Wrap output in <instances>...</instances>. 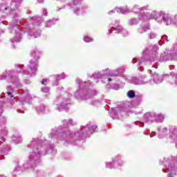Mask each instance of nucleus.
<instances>
[{
    "label": "nucleus",
    "instance_id": "6e6d98bb",
    "mask_svg": "<svg viewBox=\"0 0 177 177\" xmlns=\"http://www.w3.org/2000/svg\"><path fill=\"white\" fill-rule=\"evenodd\" d=\"M62 8H59V10H60Z\"/></svg>",
    "mask_w": 177,
    "mask_h": 177
},
{
    "label": "nucleus",
    "instance_id": "1a4fd4ad",
    "mask_svg": "<svg viewBox=\"0 0 177 177\" xmlns=\"http://www.w3.org/2000/svg\"><path fill=\"white\" fill-rule=\"evenodd\" d=\"M160 57L163 62H167V60H176L177 44L173 46L171 50H166V51L160 55Z\"/></svg>",
    "mask_w": 177,
    "mask_h": 177
},
{
    "label": "nucleus",
    "instance_id": "473e14b6",
    "mask_svg": "<svg viewBox=\"0 0 177 177\" xmlns=\"http://www.w3.org/2000/svg\"><path fill=\"white\" fill-rule=\"evenodd\" d=\"M8 92L7 95L8 96H10V97H13V95H12V91H13V88L11 86H8L6 88Z\"/></svg>",
    "mask_w": 177,
    "mask_h": 177
},
{
    "label": "nucleus",
    "instance_id": "423d86ee",
    "mask_svg": "<svg viewBox=\"0 0 177 177\" xmlns=\"http://www.w3.org/2000/svg\"><path fill=\"white\" fill-rule=\"evenodd\" d=\"M158 46L157 45H151L146 47L142 51V59H136L135 58L133 59L131 63L135 64L137 63V66H141L143 62H147L149 57H151V60H158Z\"/></svg>",
    "mask_w": 177,
    "mask_h": 177
},
{
    "label": "nucleus",
    "instance_id": "ea45409f",
    "mask_svg": "<svg viewBox=\"0 0 177 177\" xmlns=\"http://www.w3.org/2000/svg\"><path fill=\"white\" fill-rule=\"evenodd\" d=\"M41 84H42V85H48V80L44 79V80L41 81Z\"/></svg>",
    "mask_w": 177,
    "mask_h": 177
},
{
    "label": "nucleus",
    "instance_id": "37998d69",
    "mask_svg": "<svg viewBox=\"0 0 177 177\" xmlns=\"http://www.w3.org/2000/svg\"><path fill=\"white\" fill-rule=\"evenodd\" d=\"M156 132H151L149 134V136H150V138H153V136H156Z\"/></svg>",
    "mask_w": 177,
    "mask_h": 177
},
{
    "label": "nucleus",
    "instance_id": "c9c22d12",
    "mask_svg": "<svg viewBox=\"0 0 177 177\" xmlns=\"http://www.w3.org/2000/svg\"><path fill=\"white\" fill-rule=\"evenodd\" d=\"M127 96L128 97H129L130 99H132V97H135V91L131 90L127 93Z\"/></svg>",
    "mask_w": 177,
    "mask_h": 177
},
{
    "label": "nucleus",
    "instance_id": "5701e85b",
    "mask_svg": "<svg viewBox=\"0 0 177 177\" xmlns=\"http://www.w3.org/2000/svg\"><path fill=\"white\" fill-rule=\"evenodd\" d=\"M164 120H165V115L155 112V122H164Z\"/></svg>",
    "mask_w": 177,
    "mask_h": 177
},
{
    "label": "nucleus",
    "instance_id": "c85d7f7f",
    "mask_svg": "<svg viewBox=\"0 0 177 177\" xmlns=\"http://www.w3.org/2000/svg\"><path fill=\"white\" fill-rule=\"evenodd\" d=\"M158 131L160 132V133H162L163 135H165L168 133V129L164 127H158Z\"/></svg>",
    "mask_w": 177,
    "mask_h": 177
},
{
    "label": "nucleus",
    "instance_id": "f8f14e48",
    "mask_svg": "<svg viewBox=\"0 0 177 177\" xmlns=\"http://www.w3.org/2000/svg\"><path fill=\"white\" fill-rule=\"evenodd\" d=\"M127 9L129 10V13L130 12H133L134 13H140L142 12H145V10H148V9H150V6L149 5H147L143 7H140L138 5H136L133 6V8H128Z\"/></svg>",
    "mask_w": 177,
    "mask_h": 177
},
{
    "label": "nucleus",
    "instance_id": "a19ab883",
    "mask_svg": "<svg viewBox=\"0 0 177 177\" xmlns=\"http://www.w3.org/2000/svg\"><path fill=\"white\" fill-rule=\"evenodd\" d=\"M97 104H100V102L99 100H95L93 102V106H97Z\"/></svg>",
    "mask_w": 177,
    "mask_h": 177
},
{
    "label": "nucleus",
    "instance_id": "f257e3e1",
    "mask_svg": "<svg viewBox=\"0 0 177 177\" xmlns=\"http://www.w3.org/2000/svg\"><path fill=\"white\" fill-rule=\"evenodd\" d=\"M64 127H60L58 129H53L48 138L50 139H56L57 140H65V142H69L71 139H74L75 140H84V138L89 136L92 132H96V129L97 126L93 125L91 126L88 124L86 127H84L83 129H81L77 133H75L71 132L68 129V125L73 124V120L69 119L68 120H63Z\"/></svg>",
    "mask_w": 177,
    "mask_h": 177
},
{
    "label": "nucleus",
    "instance_id": "2f4dec72",
    "mask_svg": "<svg viewBox=\"0 0 177 177\" xmlns=\"http://www.w3.org/2000/svg\"><path fill=\"white\" fill-rule=\"evenodd\" d=\"M170 138L172 139V142L177 143V130L174 131V132L170 136Z\"/></svg>",
    "mask_w": 177,
    "mask_h": 177
},
{
    "label": "nucleus",
    "instance_id": "4c0bfd02",
    "mask_svg": "<svg viewBox=\"0 0 177 177\" xmlns=\"http://www.w3.org/2000/svg\"><path fill=\"white\" fill-rule=\"evenodd\" d=\"M53 24H55V23L53 22V21H47L45 22V26L46 27H50L51 26H53Z\"/></svg>",
    "mask_w": 177,
    "mask_h": 177
},
{
    "label": "nucleus",
    "instance_id": "4d7b16f0",
    "mask_svg": "<svg viewBox=\"0 0 177 177\" xmlns=\"http://www.w3.org/2000/svg\"><path fill=\"white\" fill-rule=\"evenodd\" d=\"M115 89L117 90V89H118V88H116Z\"/></svg>",
    "mask_w": 177,
    "mask_h": 177
},
{
    "label": "nucleus",
    "instance_id": "de8ad7c7",
    "mask_svg": "<svg viewBox=\"0 0 177 177\" xmlns=\"http://www.w3.org/2000/svg\"><path fill=\"white\" fill-rule=\"evenodd\" d=\"M60 89H61V90L63 89V87H59V88H58V91L60 90Z\"/></svg>",
    "mask_w": 177,
    "mask_h": 177
},
{
    "label": "nucleus",
    "instance_id": "f3484780",
    "mask_svg": "<svg viewBox=\"0 0 177 177\" xmlns=\"http://www.w3.org/2000/svg\"><path fill=\"white\" fill-rule=\"evenodd\" d=\"M12 30V32H15L17 34V36L15 37L12 40V42L15 43V42H20V40L21 39V33L19 32V28H17V26L16 25H14L13 28H11Z\"/></svg>",
    "mask_w": 177,
    "mask_h": 177
},
{
    "label": "nucleus",
    "instance_id": "79ce46f5",
    "mask_svg": "<svg viewBox=\"0 0 177 177\" xmlns=\"http://www.w3.org/2000/svg\"><path fill=\"white\" fill-rule=\"evenodd\" d=\"M133 113H134V114H136V115H139V114H142V111H133Z\"/></svg>",
    "mask_w": 177,
    "mask_h": 177
},
{
    "label": "nucleus",
    "instance_id": "c756f323",
    "mask_svg": "<svg viewBox=\"0 0 177 177\" xmlns=\"http://www.w3.org/2000/svg\"><path fill=\"white\" fill-rule=\"evenodd\" d=\"M12 140L15 143H16V145H19V143H21L22 142L21 137L20 136H14L12 138Z\"/></svg>",
    "mask_w": 177,
    "mask_h": 177
},
{
    "label": "nucleus",
    "instance_id": "7ed1b4c3",
    "mask_svg": "<svg viewBox=\"0 0 177 177\" xmlns=\"http://www.w3.org/2000/svg\"><path fill=\"white\" fill-rule=\"evenodd\" d=\"M46 140L35 139L29 145V147L32 148V151L30 153L26 162L21 168L19 165L16 166V171H26V169L31 168L32 165H38L41 162V154H42V151L38 147L44 149V147H46Z\"/></svg>",
    "mask_w": 177,
    "mask_h": 177
},
{
    "label": "nucleus",
    "instance_id": "9d476101",
    "mask_svg": "<svg viewBox=\"0 0 177 177\" xmlns=\"http://www.w3.org/2000/svg\"><path fill=\"white\" fill-rule=\"evenodd\" d=\"M147 81L146 80V75H142L139 77H133L131 78V83L134 84V85H143L145 84H147Z\"/></svg>",
    "mask_w": 177,
    "mask_h": 177
},
{
    "label": "nucleus",
    "instance_id": "a878e982",
    "mask_svg": "<svg viewBox=\"0 0 177 177\" xmlns=\"http://www.w3.org/2000/svg\"><path fill=\"white\" fill-rule=\"evenodd\" d=\"M143 100V95H138L135 96V100L133 102V106H139Z\"/></svg>",
    "mask_w": 177,
    "mask_h": 177
},
{
    "label": "nucleus",
    "instance_id": "dca6fc26",
    "mask_svg": "<svg viewBox=\"0 0 177 177\" xmlns=\"http://www.w3.org/2000/svg\"><path fill=\"white\" fill-rule=\"evenodd\" d=\"M119 24H120V21H118L117 24H114V26H116V27L115 28L114 32H115V34L122 33L124 37H126V35H128L127 30L122 28V26H120L117 25Z\"/></svg>",
    "mask_w": 177,
    "mask_h": 177
},
{
    "label": "nucleus",
    "instance_id": "4be33fe9",
    "mask_svg": "<svg viewBox=\"0 0 177 177\" xmlns=\"http://www.w3.org/2000/svg\"><path fill=\"white\" fill-rule=\"evenodd\" d=\"M122 111V108H112L110 115L113 120L117 118V114H120Z\"/></svg>",
    "mask_w": 177,
    "mask_h": 177
},
{
    "label": "nucleus",
    "instance_id": "3c124183",
    "mask_svg": "<svg viewBox=\"0 0 177 177\" xmlns=\"http://www.w3.org/2000/svg\"><path fill=\"white\" fill-rule=\"evenodd\" d=\"M164 37H167L166 35H164V36H162V38H164Z\"/></svg>",
    "mask_w": 177,
    "mask_h": 177
},
{
    "label": "nucleus",
    "instance_id": "e433bc0d",
    "mask_svg": "<svg viewBox=\"0 0 177 177\" xmlns=\"http://www.w3.org/2000/svg\"><path fill=\"white\" fill-rule=\"evenodd\" d=\"M148 36L150 39H154V38H156L157 37V33H156L154 32H151L148 34Z\"/></svg>",
    "mask_w": 177,
    "mask_h": 177
},
{
    "label": "nucleus",
    "instance_id": "393cba45",
    "mask_svg": "<svg viewBox=\"0 0 177 177\" xmlns=\"http://www.w3.org/2000/svg\"><path fill=\"white\" fill-rule=\"evenodd\" d=\"M113 160L115 162V167L116 168H121V167H122V165H124L125 162L124 160H122L121 158L118 157H115L113 158Z\"/></svg>",
    "mask_w": 177,
    "mask_h": 177
},
{
    "label": "nucleus",
    "instance_id": "a211bd4d",
    "mask_svg": "<svg viewBox=\"0 0 177 177\" xmlns=\"http://www.w3.org/2000/svg\"><path fill=\"white\" fill-rule=\"evenodd\" d=\"M153 80L150 81V84H161L162 82V76H160L158 73H152Z\"/></svg>",
    "mask_w": 177,
    "mask_h": 177
},
{
    "label": "nucleus",
    "instance_id": "58836bf2",
    "mask_svg": "<svg viewBox=\"0 0 177 177\" xmlns=\"http://www.w3.org/2000/svg\"><path fill=\"white\" fill-rule=\"evenodd\" d=\"M50 88L49 87H42L41 88V92L43 93H49Z\"/></svg>",
    "mask_w": 177,
    "mask_h": 177
},
{
    "label": "nucleus",
    "instance_id": "bb28decb",
    "mask_svg": "<svg viewBox=\"0 0 177 177\" xmlns=\"http://www.w3.org/2000/svg\"><path fill=\"white\" fill-rule=\"evenodd\" d=\"M46 153L53 154V156H55L56 153H57V151L55 147H53V145H47V149Z\"/></svg>",
    "mask_w": 177,
    "mask_h": 177
},
{
    "label": "nucleus",
    "instance_id": "09e8293b",
    "mask_svg": "<svg viewBox=\"0 0 177 177\" xmlns=\"http://www.w3.org/2000/svg\"><path fill=\"white\" fill-rule=\"evenodd\" d=\"M39 3H41V2H42L43 0H37Z\"/></svg>",
    "mask_w": 177,
    "mask_h": 177
},
{
    "label": "nucleus",
    "instance_id": "b1692460",
    "mask_svg": "<svg viewBox=\"0 0 177 177\" xmlns=\"http://www.w3.org/2000/svg\"><path fill=\"white\" fill-rule=\"evenodd\" d=\"M149 30H150V24H147L142 25L141 27H140L138 29V32L139 34H143L145 32H147V31H149Z\"/></svg>",
    "mask_w": 177,
    "mask_h": 177
},
{
    "label": "nucleus",
    "instance_id": "6e6552de",
    "mask_svg": "<svg viewBox=\"0 0 177 177\" xmlns=\"http://www.w3.org/2000/svg\"><path fill=\"white\" fill-rule=\"evenodd\" d=\"M66 1V0H62ZM69 1V6L73 9V13L79 16L80 15H84L86 11L85 7L81 6V0H68Z\"/></svg>",
    "mask_w": 177,
    "mask_h": 177
},
{
    "label": "nucleus",
    "instance_id": "864d4df0",
    "mask_svg": "<svg viewBox=\"0 0 177 177\" xmlns=\"http://www.w3.org/2000/svg\"><path fill=\"white\" fill-rule=\"evenodd\" d=\"M163 77H167V75H164Z\"/></svg>",
    "mask_w": 177,
    "mask_h": 177
},
{
    "label": "nucleus",
    "instance_id": "8fccbe9b",
    "mask_svg": "<svg viewBox=\"0 0 177 177\" xmlns=\"http://www.w3.org/2000/svg\"><path fill=\"white\" fill-rule=\"evenodd\" d=\"M17 24H20V22H19V21H17Z\"/></svg>",
    "mask_w": 177,
    "mask_h": 177
},
{
    "label": "nucleus",
    "instance_id": "9b49d317",
    "mask_svg": "<svg viewBox=\"0 0 177 177\" xmlns=\"http://www.w3.org/2000/svg\"><path fill=\"white\" fill-rule=\"evenodd\" d=\"M156 112H147L144 115V120L145 122L148 124H153L155 122Z\"/></svg>",
    "mask_w": 177,
    "mask_h": 177
},
{
    "label": "nucleus",
    "instance_id": "4468645a",
    "mask_svg": "<svg viewBox=\"0 0 177 177\" xmlns=\"http://www.w3.org/2000/svg\"><path fill=\"white\" fill-rule=\"evenodd\" d=\"M20 3H21L20 0H11L10 6L6 7L5 10H8V9H10L11 12L17 10V9H19V6H20Z\"/></svg>",
    "mask_w": 177,
    "mask_h": 177
},
{
    "label": "nucleus",
    "instance_id": "f704fd0d",
    "mask_svg": "<svg viewBox=\"0 0 177 177\" xmlns=\"http://www.w3.org/2000/svg\"><path fill=\"white\" fill-rule=\"evenodd\" d=\"M83 39L84 42H93V38L87 35L84 36Z\"/></svg>",
    "mask_w": 177,
    "mask_h": 177
},
{
    "label": "nucleus",
    "instance_id": "c03bdc74",
    "mask_svg": "<svg viewBox=\"0 0 177 177\" xmlns=\"http://www.w3.org/2000/svg\"><path fill=\"white\" fill-rule=\"evenodd\" d=\"M47 13H48V11H46V10H43V15L44 16H46Z\"/></svg>",
    "mask_w": 177,
    "mask_h": 177
},
{
    "label": "nucleus",
    "instance_id": "a18cd8bd",
    "mask_svg": "<svg viewBox=\"0 0 177 177\" xmlns=\"http://www.w3.org/2000/svg\"><path fill=\"white\" fill-rule=\"evenodd\" d=\"M6 122V118H3V122Z\"/></svg>",
    "mask_w": 177,
    "mask_h": 177
},
{
    "label": "nucleus",
    "instance_id": "412c9836",
    "mask_svg": "<svg viewBox=\"0 0 177 177\" xmlns=\"http://www.w3.org/2000/svg\"><path fill=\"white\" fill-rule=\"evenodd\" d=\"M36 111L39 114H45V113L48 111V106H45L44 104H41L36 107Z\"/></svg>",
    "mask_w": 177,
    "mask_h": 177
},
{
    "label": "nucleus",
    "instance_id": "72a5a7b5",
    "mask_svg": "<svg viewBox=\"0 0 177 177\" xmlns=\"http://www.w3.org/2000/svg\"><path fill=\"white\" fill-rule=\"evenodd\" d=\"M41 21H42V18L41 17H37L35 19V21L33 23L34 26H39L41 24Z\"/></svg>",
    "mask_w": 177,
    "mask_h": 177
},
{
    "label": "nucleus",
    "instance_id": "603ef678",
    "mask_svg": "<svg viewBox=\"0 0 177 177\" xmlns=\"http://www.w3.org/2000/svg\"><path fill=\"white\" fill-rule=\"evenodd\" d=\"M166 41H167V42H168V41H169V40H168V39H167Z\"/></svg>",
    "mask_w": 177,
    "mask_h": 177
},
{
    "label": "nucleus",
    "instance_id": "39448f33",
    "mask_svg": "<svg viewBox=\"0 0 177 177\" xmlns=\"http://www.w3.org/2000/svg\"><path fill=\"white\" fill-rule=\"evenodd\" d=\"M125 72V68L124 66H121L118 68L117 70L111 71L110 68H107L104 70H102L100 72L95 73L93 74L91 78L93 80H102L104 77H110L107 79L109 82H111V81H114V78H117L118 77H122L124 80H128L127 76L122 75V73Z\"/></svg>",
    "mask_w": 177,
    "mask_h": 177
},
{
    "label": "nucleus",
    "instance_id": "0eeeda50",
    "mask_svg": "<svg viewBox=\"0 0 177 177\" xmlns=\"http://www.w3.org/2000/svg\"><path fill=\"white\" fill-rule=\"evenodd\" d=\"M71 95L66 92L62 93V94L58 96L54 104L55 105L56 109L59 111H62V110H66L67 109V106H68V98Z\"/></svg>",
    "mask_w": 177,
    "mask_h": 177
},
{
    "label": "nucleus",
    "instance_id": "aec40b11",
    "mask_svg": "<svg viewBox=\"0 0 177 177\" xmlns=\"http://www.w3.org/2000/svg\"><path fill=\"white\" fill-rule=\"evenodd\" d=\"M168 171L169 174L167 177H174L177 175V167L175 165H171L168 167Z\"/></svg>",
    "mask_w": 177,
    "mask_h": 177
},
{
    "label": "nucleus",
    "instance_id": "2eb2a0df",
    "mask_svg": "<svg viewBox=\"0 0 177 177\" xmlns=\"http://www.w3.org/2000/svg\"><path fill=\"white\" fill-rule=\"evenodd\" d=\"M146 13H147V12H143V13L140 14L138 15V19L132 18V19H129L128 21L129 26H136V24H138V23H139V20H141L142 21H147V20H145V18L143 17H142L140 19V15H143V16H145V15H146Z\"/></svg>",
    "mask_w": 177,
    "mask_h": 177
},
{
    "label": "nucleus",
    "instance_id": "7c9ffc66",
    "mask_svg": "<svg viewBox=\"0 0 177 177\" xmlns=\"http://www.w3.org/2000/svg\"><path fill=\"white\" fill-rule=\"evenodd\" d=\"M54 77L56 78L57 81H60V80H64V78H66V75L64 73H62L59 75H55Z\"/></svg>",
    "mask_w": 177,
    "mask_h": 177
},
{
    "label": "nucleus",
    "instance_id": "cd10ccee",
    "mask_svg": "<svg viewBox=\"0 0 177 177\" xmlns=\"http://www.w3.org/2000/svg\"><path fill=\"white\" fill-rule=\"evenodd\" d=\"M106 168H109V169H115V162H114V159L112 160L111 162H106L105 165Z\"/></svg>",
    "mask_w": 177,
    "mask_h": 177
},
{
    "label": "nucleus",
    "instance_id": "5fc2aeb1",
    "mask_svg": "<svg viewBox=\"0 0 177 177\" xmlns=\"http://www.w3.org/2000/svg\"><path fill=\"white\" fill-rule=\"evenodd\" d=\"M2 120V118L0 117V120Z\"/></svg>",
    "mask_w": 177,
    "mask_h": 177
},
{
    "label": "nucleus",
    "instance_id": "f03ea898",
    "mask_svg": "<svg viewBox=\"0 0 177 177\" xmlns=\"http://www.w3.org/2000/svg\"><path fill=\"white\" fill-rule=\"evenodd\" d=\"M34 58L30 61V64L28 66V73L26 74V68L24 65L15 64V71H6L2 75H0V81L6 80L8 82H12V85L20 89L21 84H20V79L16 76V74H22V75H35L37 74V70L38 68V59L39 55L38 53L34 52L32 53Z\"/></svg>",
    "mask_w": 177,
    "mask_h": 177
},
{
    "label": "nucleus",
    "instance_id": "ddd939ff",
    "mask_svg": "<svg viewBox=\"0 0 177 177\" xmlns=\"http://www.w3.org/2000/svg\"><path fill=\"white\" fill-rule=\"evenodd\" d=\"M115 10L118 13H120L121 15H127V13H129L128 7H120L109 11L108 15H114V13H115Z\"/></svg>",
    "mask_w": 177,
    "mask_h": 177
},
{
    "label": "nucleus",
    "instance_id": "6ab92c4d",
    "mask_svg": "<svg viewBox=\"0 0 177 177\" xmlns=\"http://www.w3.org/2000/svg\"><path fill=\"white\" fill-rule=\"evenodd\" d=\"M28 38H38L41 35V30H36L35 29L30 30L28 33Z\"/></svg>",
    "mask_w": 177,
    "mask_h": 177
},
{
    "label": "nucleus",
    "instance_id": "20e7f679",
    "mask_svg": "<svg viewBox=\"0 0 177 177\" xmlns=\"http://www.w3.org/2000/svg\"><path fill=\"white\" fill-rule=\"evenodd\" d=\"M76 84H79V89L77 90L74 94L75 97L78 102H82V100H86L90 99L92 96H96L99 92L96 90H91V82H82L81 79H76Z\"/></svg>",
    "mask_w": 177,
    "mask_h": 177
},
{
    "label": "nucleus",
    "instance_id": "49530a36",
    "mask_svg": "<svg viewBox=\"0 0 177 177\" xmlns=\"http://www.w3.org/2000/svg\"><path fill=\"white\" fill-rule=\"evenodd\" d=\"M2 135H6V131L1 132Z\"/></svg>",
    "mask_w": 177,
    "mask_h": 177
}]
</instances>
